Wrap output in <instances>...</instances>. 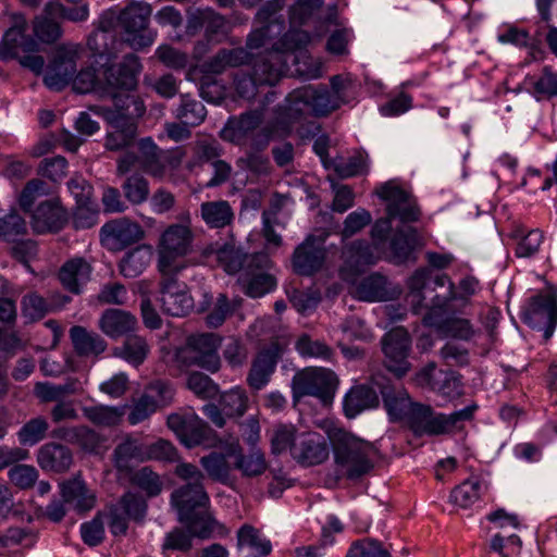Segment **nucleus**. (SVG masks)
<instances>
[{"instance_id":"obj_1","label":"nucleus","mask_w":557,"mask_h":557,"mask_svg":"<svg viewBox=\"0 0 557 557\" xmlns=\"http://www.w3.org/2000/svg\"><path fill=\"white\" fill-rule=\"evenodd\" d=\"M140 71L139 58L128 53L120 63L103 65L99 71L92 66L76 70L70 84L78 94L96 92L100 97H110L115 102L117 98L135 89Z\"/></svg>"},{"instance_id":"obj_2","label":"nucleus","mask_w":557,"mask_h":557,"mask_svg":"<svg viewBox=\"0 0 557 557\" xmlns=\"http://www.w3.org/2000/svg\"><path fill=\"white\" fill-rule=\"evenodd\" d=\"M151 14L150 3L133 0L119 11H104L99 17V28H116L125 44L134 50H141L150 47L157 38V30L150 28Z\"/></svg>"},{"instance_id":"obj_3","label":"nucleus","mask_w":557,"mask_h":557,"mask_svg":"<svg viewBox=\"0 0 557 557\" xmlns=\"http://www.w3.org/2000/svg\"><path fill=\"white\" fill-rule=\"evenodd\" d=\"M101 114L113 131L106 137V148L119 151L131 146L137 135V120L144 115L143 100L133 94H125L114 102V108H101Z\"/></svg>"},{"instance_id":"obj_4","label":"nucleus","mask_w":557,"mask_h":557,"mask_svg":"<svg viewBox=\"0 0 557 557\" xmlns=\"http://www.w3.org/2000/svg\"><path fill=\"white\" fill-rule=\"evenodd\" d=\"M334 458L347 479L356 481L373 468L374 446L351 433L334 428L329 432Z\"/></svg>"},{"instance_id":"obj_5","label":"nucleus","mask_w":557,"mask_h":557,"mask_svg":"<svg viewBox=\"0 0 557 557\" xmlns=\"http://www.w3.org/2000/svg\"><path fill=\"white\" fill-rule=\"evenodd\" d=\"M177 519L196 537L209 539L216 521L209 512V497L205 490H174L171 495Z\"/></svg>"},{"instance_id":"obj_6","label":"nucleus","mask_w":557,"mask_h":557,"mask_svg":"<svg viewBox=\"0 0 557 557\" xmlns=\"http://www.w3.org/2000/svg\"><path fill=\"white\" fill-rule=\"evenodd\" d=\"M478 406L469 405L449 414L436 412L430 405L418 403L411 411L408 428L418 436L446 435L460 429L473 418Z\"/></svg>"},{"instance_id":"obj_7","label":"nucleus","mask_w":557,"mask_h":557,"mask_svg":"<svg viewBox=\"0 0 557 557\" xmlns=\"http://www.w3.org/2000/svg\"><path fill=\"white\" fill-rule=\"evenodd\" d=\"M194 233L188 224L169 225L160 236L158 249V270L160 273H181L186 263L184 258L193 249Z\"/></svg>"},{"instance_id":"obj_8","label":"nucleus","mask_w":557,"mask_h":557,"mask_svg":"<svg viewBox=\"0 0 557 557\" xmlns=\"http://www.w3.org/2000/svg\"><path fill=\"white\" fill-rule=\"evenodd\" d=\"M25 23L16 24L5 32L0 42V60L17 59L23 67L35 74H41L45 67V59L36 54L39 44L26 33Z\"/></svg>"},{"instance_id":"obj_9","label":"nucleus","mask_w":557,"mask_h":557,"mask_svg":"<svg viewBox=\"0 0 557 557\" xmlns=\"http://www.w3.org/2000/svg\"><path fill=\"white\" fill-rule=\"evenodd\" d=\"M88 16V4L67 8L59 1H50L45 4L42 13L34 18L33 32L41 42L52 44L62 36L58 20L79 23L86 21Z\"/></svg>"},{"instance_id":"obj_10","label":"nucleus","mask_w":557,"mask_h":557,"mask_svg":"<svg viewBox=\"0 0 557 557\" xmlns=\"http://www.w3.org/2000/svg\"><path fill=\"white\" fill-rule=\"evenodd\" d=\"M166 424L189 448L215 444V432L191 408L169 414Z\"/></svg>"},{"instance_id":"obj_11","label":"nucleus","mask_w":557,"mask_h":557,"mask_svg":"<svg viewBox=\"0 0 557 557\" xmlns=\"http://www.w3.org/2000/svg\"><path fill=\"white\" fill-rule=\"evenodd\" d=\"M338 385L336 374L326 368H306L297 372L292 381L293 397L299 400L313 396L323 401L330 400Z\"/></svg>"},{"instance_id":"obj_12","label":"nucleus","mask_w":557,"mask_h":557,"mask_svg":"<svg viewBox=\"0 0 557 557\" xmlns=\"http://www.w3.org/2000/svg\"><path fill=\"white\" fill-rule=\"evenodd\" d=\"M271 267L272 261L263 252L253 253L246 260L239 283L248 296L259 298L274 289L276 281L269 272Z\"/></svg>"},{"instance_id":"obj_13","label":"nucleus","mask_w":557,"mask_h":557,"mask_svg":"<svg viewBox=\"0 0 557 557\" xmlns=\"http://www.w3.org/2000/svg\"><path fill=\"white\" fill-rule=\"evenodd\" d=\"M82 49L76 45H62L57 48L46 69L44 83L52 90H62L70 85L76 74V64Z\"/></svg>"},{"instance_id":"obj_14","label":"nucleus","mask_w":557,"mask_h":557,"mask_svg":"<svg viewBox=\"0 0 557 557\" xmlns=\"http://www.w3.org/2000/svg\"><path fill=\"white\" fill-rule=\"evenodd\" d=\"M219 345V337L212 333L190 335L181 355L188 364L198 366L210 372H215L221 364L216 351Z\"/></svg>"},{"instance_id":"obj_15","label":"nucleus","mask_w":557,"mask_h":557,"mask_svg":"<svg viewBox=\"0 0 557 557\" xmlns=\"http://www.w3.org/2000/svg\"><path fill=\"white\" fill-rule=\"evenodd\" d=\"M311 37L308 32H287L281 38V45L286 53H294L297 72L307 79H317L323 75V63L308 54L306 48Z\"/></svg>"},{"instance_id":"obj_16","label":"nucleus","mask_w":557,"mask_h":557,"mask_svg":"<svg viewBox=\"0 0 557 557\" xmlns=\"http://www.w3.org/2000/svg\"><path fill=\"white\" fill-rule=\"evenodd\" d=\"M381 345L387 370L398 377L404 376L410 369L411 341L408 332L404 327H395L383 336Z\"/></svg>"},{"instance_id":"obj_17","label":"nucleus","mask_w":557,"mask_h":557,"mask_svg":"<svg viewBox=\"0 0 557 557\" xmlns=\"http://www.w3.org/2000/svg\"><path fill=\"white\" fill-rule=\"evenodd\" d=\"M377 196L387 202V215L399 219L403 223L416 222L420 210L412 195L396 181H388L377 189Z\"/></svg>"},{"instance_id":"obj_18","label":"nucleus","mask_w":557,"mask_h":557,"mask_svg":"<svg viewBox=\"0 0 557 557\" xmlns=\"http://www.w3.org/2000/svg\"><path fill=\"white\" fill-rule=\"evenodd\" d=\"M160 302L164 313L185 317L194 309V299L185 283L176 278L178 273H160Z\"/></svg>"},{"instance_id":"obj_19","label":"nucleus","mask_w":557,"mask_h":557,"mask_svg":"<svg viewBox=\"0 0 557 557\" xmlns=\"http://www.w3.org/2000/svg\"><path fill=\"white\" fill-rule=\"evenodd\" d=\"M284 7V0H268L257 12L256 20L261 25L252 30L247 38V48L259 49L268 39L284 30V21L277 16Z\"/></svg>"},{"instance_id":"obj_20","label":"nucleus","mask_w":557,"mask_h":557,"mask_svg":"<svg viewBox=\"0 0 557 557\" xmlns=\"http://www.w3.org/2000/svg\"><path fill=\"white\" fill-rule=\"evenodd\" d=\"M523 321L534 329L544 331V338L548 339L557 324V298L547 293L531 299L523 312Z\"/></svg>"},{"instance_id":"obj_21","label":"nucleus","mask_w":557,"mask_h":557,"mask_svg":"<svg viewBox=\"0 0 557 557\" xmlns=\"http://www.w3.org/2000/svg\"><path fill=\"white\" fill-rule=\"evenodd\" d=\"M102 244L111 251H120L144 237L141 226L127 219H116L106 223L100 230Z\"/></svg>"},{"instance_id":"obj_22","label":"nucleus","mask_w":557,"mask_h":557,"mask_svg":"<svg viewBox=\"0 0 557 557\" xmlns=\"http://www.w3.org/2000/svg\"><path fill=\"white\" fill-rule=\"evenodd\" d=\"M330 449L322 435L315 432L300 433L290 447L294 460L305 467L324 462L329 458Z\"/></svg>"},{"instance_id":"obj_23","label":"nucleus","mask_w":557,"mask_h":557,"mask_svg":"<svg viewBox=\"0 0 557 557\" xmlns=\"http://www.w3.org/2000/svg\"><path fill=\"white\" fill-rule=\"evenodd\" d=\"M285 54L286 51H284L280 40L273 51L257 58L251 72L255 75V79L262 86L275 85L288 69Z\"/></svg>"},{"instance_id":"obj_24","label":"nucleus","mask_w":557,"mask_h":557,"mask_svg":"<svg viewBox=\"0 0 557 557\" xmlns=\"http://www.w3.org/2000/svg\"><path fill=\"white\" fill-rule=\"evenodd\" d=\"M323 242L310 235L295 249L293 268L296 273L311 275L322 267L325 258Z\"/></svg>"},{"instance_id":"obj_25","label":"nucleus","mask_w":557,"mask_h":557,"mask_svg":"<svg viewBox=\"0 0 557 557\" xmlns=\"http://www.w3.org/2000/svg\"><path fill=\"white\" fill-rule=\"evenodd\" d=\"M92 267L82 257H75L60 268L58 277L61 285L70 293L79 295L83 286L91 278Z\"/></svg>"},{"instance_id":"obj_26","label":"nucleus","mask_w":557,"mask_h":557,"mask_svg":"<svg viewBox=\"0 0 557 557\" xmlns=\"http://www.w3.org/2000/svg\"><path fill=\"white\" fill-rule=\"evenodd\" d=\"M67 221V213L58 199L41 202L33 213L32 226L36 233L58 232Z\"/></svg>"},{"instance_id":"obj_27","label":"nucleus","mask_w":557,"mask_h":557,"mask_svg":"<svg viewBox=\"0 0 557 557\" xmlns=\"http://www.w3.org/2000/svg\"><path fill=\"white\" fill-rule=\"evenodd\" d=\"M137 319L128 311L121 309H106L98 321L100 331L112 339L128 336L137 327Z\"/></svg>"},{"instance_id":"obj_28","label":"nucleus","mask_w":557,"mask_h":557,"mask_svg":"<svg viewBox=\"0 0 557 557\" xmlns=\"http://www.w3.org/2000/svg\"><path fill=\"white\" fill-rule=\"evenodd\" d=\"M73 462L71 449L60 443L50 442L44 444L37 451V463L42 470L64 472Z\"/></svg>"},{"instance_id":"obj_29","label":"nucleus","mask_w":557,"mask_h":557,"mask_svg":"<svg viewBox=\"0 0 557 557\" xmlns=\"http://www.w3.org/2000/svg\"><path fill=\"white\" fill-rule=\"evenodd\" d=\"M384 407L392 421H404L406 424L414 406L408 393L403 388L385 386L381 388Z\"/></svg>"},{"instance_id":"obj_30","label":"nucleus","mask_w":557,"mask_h":557,"mask_svg":"<svg viewBox=\"0 0 557 557\" xmlns=\"http://www.w3.org/2000/svg\"><path fill=\"white\" fill-rule=\"evenodd\" d=\"M276 113L278 122L283 125L294 124L311 114L309 97L305 95V87L289 92L284 104L276 109Z\"/></svg>"},{"instance_id":"obj_31","label":"nucleus","mask_w":557,"mask_h":557,"mask_svg":"<svg viewBox=\"0 0 557 557\" xmlns=\"http://www.w3.org/2000/svg\"><path fill=\"white\" fill-rule=\"evenodd\" d=\"M69 333L73 348L79 357H97L107 349L103 337L84 326L74 325Z\"/></svg>"},{"instance_id":"obj_32","label":"nucleus","mask_w":557,"mask_h":557,"mask_svg":"<svg viewBox=\"0 0 557 557\" xmlns=\"http://www.w3.org/2000/svg\"><path fill=\"white\" fill-rule=\"evenodd\" d=\"M444 310H428L422 321L428 326H435L443 330L447 335L459 339L468 341L474 335V330L467 319L453 318L444 321Z\"/></svg>"},{"instance_id":"obj_33","label":"nucleus","mask_w":557,"mask_h":557,"mask_svg":"<svg viewBox=\"0 0 557 557\" xmlns=\"http://www.w3.org/2000/svg\"><path fill=\"white\" fill-rule=\"evenodd\" d=\"M418 245V235L413 227H400L394 233L389 247L391 260L395 264L417 260L413 251Z\"/></svg>"},{"instance_id":"obj_34","label":"nucleus","mask_w":557,"mask_h":557,"mask_svg":"<svg viewBox=\"0 0 557 557\" xmlns=\"http://www.w3.org/2000/svg\"><path fill=\"white\" fill-rule=\"evenodd\" d=\"M145 449L138 440L126 436L114 448L112 461L119 478L131 473V461L144 460Z\"/></svg>"},{"instance_id":"obj_35","label":"nucleus","mask_w":557,"mask_h":557,"mask_svg":"<svg viewBox=\"0 0 557 557\" xmlns=\"http://www.w3.org/2000/svg\"><path fill=\"white\" fill-rule=\"evenodd\" d=\"M376 392L369 386L358 385L352 387L344 398V412L347 418L352 419L367 409L379 406Z\"/></svg>"},{"instance_id":"obj_36","label":"nucleus","mask_w":557,"mask_h":557,"mask_svg":"<svg viewBox=\"0 0 557 557\" xmlns=\"http://www.w3.org/2000/svg\"><path fill=\"white\" fill-rule=\"evenodd\" d=\"M250 53L245 48L220 49L203 63V70L211 74H221L228 67H237L250 61Z\"/></svg>"},{"instance_id":"obj_37","label":"nucleus","mask_w":557,"mask_h":557,"mask_svg":"<svg viewBox=\"0 0 557 557\" xmlns=\"http://www.w3.org/2000/svg\"><path fill=\"white\" fill-rule=\"evenodd\" d=\"M263 120V112L259 109L243 113L238 117L228 120L223 129V137L231 141H239L251 132L257 129Z\"/></svg>"},{"instance_id":"obj_38","label":"nucleus","mask_w":557,"mask_h":557,"mask_svg":"<svg viewBox=\"0 0 557 557\" xmlns=\"http://www.w3.org/2000/svg\"><path fill=\"white\" fill-rule=\"evenodd\" d=\"M235 466L246 476L261 475L268 468L264 454L260 449L252 448L248 455L240 453L238 438H232L228 454H237Z\"/></svg>"},{"instance_id":"obj_39","label":"nucleus","mask_w":557,"mask_h":557,"mask_svg":"<svg viewBox=\"0 0 557 557\" xmlns=\"http://www.w3.org/2000/svg\"><path fill=\"white\" fill-rule=\"evenodd\" d=\"M276 356L271 350H263L253 360L247 376L248 385L259 391L263 388L270 381L272 373L276 367Z\"/></svg>"},{"instance_id":"obj_40","label":"nucleus","mask_w":557,"mask_h":557,"mask_svg":"<svg viewBox=\"0 0 557 557\" xmlns=\"http://www.w3.org/2000/svg\"><path fill=\"white\" fill-rule=\"evenodd\" d=\"M58 436L78 445L90 454H99L103 447L104 437L87 426H73L58 432Z\"/></svg>"},{"instance_id":"obj_41","label":"nucleus","mask_w":557,"mask_h":557,"mask_svg":"<svg viewBox=\"0 0 557 557\" xmlns=\"http://www.w3.org/2000/svg\"><path fill=\"white\" fill-rule=\"evenodd\" d=\"M139 162L143 170L156 178L164 176V164L162 161V149H160L151 137L141 138L138 141Z\"/></svg>"},{"instance_id":"obj_42","label":"nucleus","mask_w":557,"mask_h":557,"mask_svg":"<svg viewBox=\"0 0 557 557\" xmlns=\"http://www.w3.org/2000/svg\"><path fill=\"white\" fill-rule=\"evenodd\" d=\"M200 213L205 223L211 228H223L232 224L234 211L226 200L206 201L200 205Z\"/></svg>"},{"instance_id":"obj_43","label":"nucleus","mask_w":557,"mask_h":557,"mask_svg":"<svg viewBox=\"0 0 557 557\" xmlns=\"http://www.w3.org/2000/svg\"><path fill=\"white\" fill-rule=\"evenodd\" d=\"M305 95L309 97L311 114L315 116L327 115L343 103V100L336 95H331L325 86H305Z\"/></svg>"},{"instance_id":"obj_44","label":"nucleus","mask_w":557,"mask_h":557,"mask_svg":"<svg viewBox=\"0 0 557 557\" xmlns=\"http://www.w3.org/2000/svg\"><path fill=\"white\" fill-rule=\"evenodd\" d=\"M268 144V135L263 136V140L255 139L251 150L238 160V164L258 176L270 175L272 171L270 159L261 152V149L265 148Z\"/></svg>"},{"instance_id":"obj_45","label":"nucleus","mask_w":557,"mask_h":557,"mask_svg":"<svg viewBox=\"0 0 557 557\" xmlns=\"http://www.w3.org/2000/svg\"><path fill=\"white\" fill-rule=\"evenodd\" d=\"M152 258V252L147 247H136L125 253L119 262L120 273L124 277L134 278L141 274L148 267Z\"/></svg>"},{"instance_id":"obj_46","label":"nucleus","mask_w":557,"mask_h":557,"mask_svg":"<svg viewBox=\"0 0 557 557\" xmlns=\"http://www.w3.org/2000/svg\"><path fill=\"white\" fill-rule=\"evenodd\" d=\"M149 354V345L146 339L138 335L126 336L120 347H115L113 355L122 358L133 366L141 364Z\"/></svg>"},{"instance_id":"obj_47","label":"nucleus","mask_w":557,"mask_h":557,"mask_svg":"<svg viewBox=\"0 0 557 557\" xmlns=\"http://www.w3.org/2000/svg\"><path fill=\"white\" fill-rule=\"evenodd\" d=\"M79 386L76 380H70L64 384H52L49 382H38L35 385L34 393L44 403L63 401V398L78 393Z\"/></svg>"},{"instance_id":"obj_48","label":"nucleus","mask_w":557,"mask_h":557,"mask_svg":"<svg viewBox=\"0 0 557 557\" xmlns=\"http://www.w3.org/2000/svg\"><path fill=\"white\" fill-rule=\"evenodd\" d=\"M345 262L356 272H360L364 267L374 264L377 257L373 253L371 246L364 240L351 243L344 251Z\"/></svg>"},{"instance_id":"obj_49","label":"nucleus","mask_w":557,"mask_h":557,"mask_svg":"<svg viewBox=\"0 0 557 557\" xmlns=\"http://www.w3.org/2000/svg\"><path fill=\"white\" fill-rule=\"evenodd\" d=\"M429 384L433 392L447 400H454L462 395V384L455 372H440L437 376H431Z\"/></svg>"},{"instance_id":"obj_50","label":"nucleus","mask_w":557,"mask_h":557,"mask_svg":"<svg viewBox=\"0 0 557 557\" xmlns=\"http://www.w3.org/2000/svg\"><path fill=\"white\" fill-rule=\"evenodd\" d=\"M250 256L234 244H225L216 250V260L228 274L243 273L246 260Z\"/></svg>"},{"instance_id":"obj_51","label":"nucleus","mask_w":557,"mask_h":557,"mask_svg":"<svg viewBox=\"0 0 557 557\" xmlns=\"http://www.w3.org/2000/svg\"><path fill=\"white\" fill-rule=\"evenodd\" d=\"M386 281L384 276L372 274L363 278L354 289V296L362 301H381L384 299Z\"/></svg>"},{"instance_id":"obj_52","label":"nucleus","mask_w":557,"mask_h":557,"mask_svg":"<svg viewBox=\"0 0 557 557\" xmlns=\"http://www.w3.org/2000/svg\"><path fill=\"white\" fill-rule=\"evenodd\" d=\"M84 416L94 424L101 426H114L120 423L124 409L122 407H112L96 405L83 408Z\"/></svg>"},{"instance_id":"obj_53","label":"nucleus","mask_w":557,"mask_h":557,"mask_svg":"<svg viewBox=\"0 0 557 557\" xmlns=\"http://www.w3.org/2000/svg\"><path fill=\"white\" fill-rule=\"evenodd\" d=\"M206 115L207 110L202 102L187 95L181 97V104L175 116L185 125L197 126L203 122Z\"/></svg>"},{"instance_id":"obj_54","label":"nucleus","mask_w":557,"mask_h":557,"mask_svg":"<svg viewBox=\"0 0 557 557\" xmlns=\"http://www.w3.org/2000/svg\"><path fill=\"white\" fill-rule=\"evenodd\" d=\"M298 435L296 426L290 423L275 424L270 435L271 453L273 455H281L286 450L290 451V447L296 442Z\"/></svg>"},{"instance_id":"obj_55","label":"nucleus","mask_w":557,"mask_h":557,"mask_svg":"<svg viewBox=\"0 0 557 557\" xmlns=\"http://www.w3.org/2000/svg\"><path fill=\"white\" fill-rule=\"evenodd\" d=\"M200 462L207 474L216 483L227 485L231 483V467L225 456L218 453H211L200 459Z\"/></svg>"},{"instance_id":"obj_56","label":"nucleus","mask_w":557,"mask_h":557,"mask_svg":"<svg viewBox=\"0 0 557 557\" xmlns=\"http://www.w3.org/2000/svg\"><path fill=\"white\" fill-rule=\"evenodd\" d=\"M248 401L247 393L240 387H235L221 395L220 406L226 417L239 418L247 411Z\"/></svg>"},{"instance_id":"obj_57","label":"nucleus","mask_w":557,"mask_h":557,"mask_svg":"<svg viewBox=\"0 0 557 557\" xmlns=\"http://www.w3.org/2000/svg\"><path fill=\"white\" fill-rule=\"evenodd\" d=\"M49 423L44 417H36L28 420L17 432V440L21 445L34 446L46 437Z\"/></svg>"},{"instance_id":"obj_58","label":"nucleus","mask_w":557,"mask_h":557,"mask_svg":"<svg viewBox=\"0 0 557 557\" xmlns=\"http://www.w3.org/2000/svg\"><path fill=\"white\" fill-rule=\"evenodd\" d=\"M122 190L124 197L132 205H141L149 197V183L143 175L133 174L126 177V180L122 184Z\"/></svg>"},{"instance_id":"obj_59","label":"nucleus","mask_w":557,"mask_h":557,"mask_svg":"<svg viewBox=\"0 0 557 557\" xmlns=\"http://www.w3.org/2000/svg\"><path fill=\"white\" fill-rule=\"evenodd\" d=\"M321 5L322 0H297L289 10L290 29L288 32H300L296 27L304 25L311 18Z\"/></svg>"},{"instance_id":"obj_60","label":"nucleus","mask_w":557,"mask_h":557,"mask_svg":"<svg viewBox=\"0 0 557 557\" xmlns=\"http://www.w3.org/2000/svg\"><path fill=\"white\" fill-rule=\"evenodd\" d=\"M248 545L260 555L268 556L272 550L270 541L261 539L259 531L250 524H244L237 532V547Z\"/></svg>"},{"instance_id":"obj_61","label":"nucleus","mask_w":557,"mask_h":557,"mask_svg":"<svg viewBox=\"0 0 557 557\" xmlns=\"http://www.w3.org/2000/svg\"><path fill=\"white\" fill-rule=\"evenodd\" d=\"M21 305L23 315L29 321H38L50 311L49 302L36 292L24 295Z\"/></svg>"},{"instance_id":"obj_62","label":"nucleus","mask_w":557,"mask_h":557,"mask_svg":"<svg viewBox=\"0 0 557 557\" xmlns=\"http://www.w3.org/2000/svg\"><path fill=\"white\" fill-rule=\"evenodd\" d=\"M346 557H391V554L377 540L366 537L352 542Z\"/></svg>"},{"instance_id":"obj_63","label":"nucleus","mask_w":557,"mask_h":557,"mask_svg":"<svg viewBox=\"0 0 557 557\" xmlns=\"http://www.w3.org/2000/svg\"><path fill=\"white\" fill-rule=\"evenodd\" d=\"M62 497L79 513L92 509L96 504V495L92 490H62Z\"/></svg>"},{"instance_id":"obj_64","label":"nucleus","mask_w":557,"mask_h":557,"mask_svg":"<svg viewBox=\"0 0 557 557\" xmlns=\"http://www.w3.org/2000/svg\"><path fill=\"white\" fill-rule=\"evenodd\" d=\"M187 387L199 398L210 399L218 395V385L206 374L193 372L187 377Z\"/></svg>"}]
</instances>
